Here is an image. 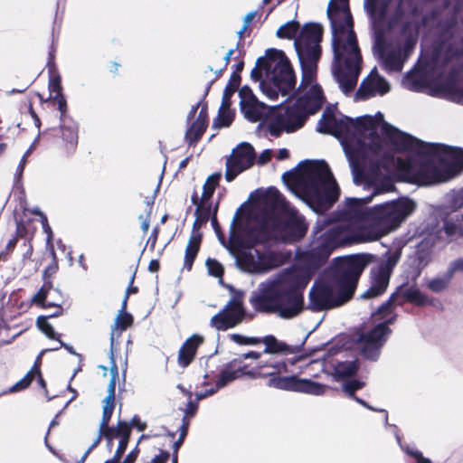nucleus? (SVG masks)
I'll return each instance as SVG.
<instances>
[{
	"mask_svg": "<svg viewBox=\"0 0 463 463\" xmlns=\"http://www.w3.org/2000/svg\"><path fill=\"white\" fill-rule=\"evenodd\" d=\"M416 38L410 35L402 44L389 50L383 55L384 68L389 73L402 71L404 62L416 45Z\"/></svg>",
	"mask_w": 463,
	"mask_h": 463,
	"instance_id": "nucleus-17",
	"label": "nucleus"
},
{
	"mask_svg": "<svg viewBox=\"0 0 463 463\" xmlns=\"http://www.w3.org/2000/svg\"><path fill=\"white\" fill-rule=\"evenodd\" d=\"M221 176V173H213L208 176L205 183L213 186V189L215 190V187L218 185Z\"/></svg>",
	"mask_w": 463,
	"mask_h": 463,
	"instance_id": "nucleus-62",
	"label": "nucleus"
},
{
	"mask_svg": "<svg viewBox=\"0 0 463 463\" xmlns=\"http://www.w3.org/2000/svg\"><path fill=\"white\" fill-rule=\"evenodd\" d=\"M36 373H39V366L37 364H34L31 368V370L28 371L27 373L21 380H19L16 383L11 386L8 389V391L1 392L0 396L8 392H16L26 389L35 377Z\"/></svg>",
	"mask_w": 463,
	"mask_h": 463,
	"instance_id": "nucleus-35",
	"label": "nucleus"
},
{
	"mask_svg": "<svg viewBox=\"0 0 463 463\" xmlns=\"http://www.w3.org/2000/svg\"><path fill=\"white\" fill-rule=\"evenodd\" d=\"M243 367L234 368L232 364L230 363L225 365L220 372L219 378L216 381L217 388H223L231 382L236 380L241 375L245 374Z\"/></svg>",
	"mask_w": 463,
	"mask_h": 463,
	"instance_id": "nucleus-28",
	"label": "nucleus"
},
{
	"mask_svg": "<svg viewBox=\"0 0 463 463\" xmlns=\"http://www.w3.org/2000/svg\"><path fill=\"white\" fill-rule=\"evenodd\" d=\"M241 209L242 206L239 207L233 215L228 241L217 221V206L211 219L219 242L230 254L234 253V248L244 243H266L270 241L292 243L302 239L307 231L303 216L277 190L248 211L243 218L241 217Z\"/></svg>",
	"mask_w": 463,
	"mask_h": 463,
	"instance_id": "nucleus-3",
	"label": "nucleus"
},
{
	"mask_svg": "<svg viewBox=\"0 0 463 463\" xmlns=\"http://www.w3.org/2000/svg\"><path fill=\"white\" fill-rule=\"evenodd\" d=\"M395 317L388 318L379 323L366 333L360 334L357 339V345L361 354L368 360L377 361L381 354V349L384 345L391 329L388 325L393 323Z\"/></svg>",
	"mask_w": 463,
	"mask_h": 463,
	"instance_id": "nucleus-13",
	"label": "nucleus"
},
{
	"mask_svg": "<svg viewBox=\"0 0 463 463\" xmlns=\"http://www.w3.org/2000/svg\"><path fill=\"white\" fill-rule=\"evenodd\" d=\"M52 99L54 103L57 105L58 110L60 111V120L70 118L69 117L66 116L67 102L62 93L55 94L52 97Z\"/></svg>",
	"mask_w": 463,
	"mask_h": 463,
	"instance_id": "nucleus-47",
	"label": "nucleus"
},
{
	"mask_svg": "<svg viewBox=\"0 0 463 463\" xmlns=\"http://www.w3.org/2000/svg\"><path fill=\"white\" fill-rule=\"evenodd\" d=\"M192 201L194 204L197 205L194 214L199 215V219H201L202 222H207L211 214V204L206 205L207 203H203V201L198 203V197L196 194H194L192 196Z\"/></svg>",
	"mask_w": 463,
	"mask_h": 463,
	"instance_id": "nucleus-39",
	"label": "nucleus"
},
{
	"mask_svg": "<svg viewBox=\"0 0 463 463\" xmlns=\"http://www.w3.org/2000/svg\"><path fill=\"white\" fill-rule=\"evenodd\" d=\"M260 342L265 345L264 353L266 354H297L301 350L305 341H302L299 345H289L284 342L279 341L275 336L269 335L263 337Z\"/></svg>",
	"mask_w": 463,
	"mask_h": 463,
	"instance_id": "nucleus-23",
	"label": "nucleus"
},
{
	"mask_svg": "<svg viewBox=\"0 0 463 463\" xmlns=\"http://www.w3.org/2000/svg\"><path fill=\"white\" fill-rule=\"evenodd\" d=\"M133 323V317L127 312H118L114 324L111 326V336H110V351H113L114 336L118 333V336L122 331H125Z\"/></svg>",
	"mask_w": 463,
	"mask_h": 463,
	"instance_id": "nucleus-29",
	"label": "nucleus"
},
{
	"mask_svg": "<svg viewBox=\"0 0 463 463\" xmlns=\"http://www.w3.org/2000/svg\"><path fill=\"white\" fill-rule=\"evenodd\" d=\"M203 338L200 335H193L187 338L178 351V364L182 367L188 366L193 361L198 346Z\"/></svg>",
	"mask_w": 463,
	"mask_h": 463,
	"instance_id": "nucleus-20",
	"label": "nucleus"
},
{
	"mask_svg": "<svg viewBox=\"0 0 463 463\" xmlns=\"http://www.w3.org/2000/svg\"><path fill=\"white\" fill-rule=\"evenodd\" d=\"M431 259V250L424 249L417 250L413 259V264L416 268V272L415 275L413 276L414 279L418 278L421 271L430 263Z\"/></svg>",
	"mask_w": 463,
	"mask_h": 463,
	"instance_id": "nucleus-34",
	"label": "nucleus"
},
{
	"mask_svg": "<svg viewBox=\"0 0 463 463\" xmlns=\"http://www.w3.org/2000/svg\"><path fill=\"white\" fill-rule=\"evenodd\" d=\"M230 339L240 345H256L260 343V339L258 337L245 336L240 334H231Z\"/></svg>",
	"mask_w": 463,
	"mask_h": 463,
	"instance_id": "nucleus-42",
	"label": "nucleus"
},
{
	"mask_svg": "<svg viewBox=\"0 0 463 463\" xmlns=\"http://www.w3.org/2000/svg\"><path fill=\"white\" fill-rule=\"evenodd\" d=\"M259 367L267 369L263 375L269 376L268 385L279 390L297 392L299 378L296 375L279 376V374L287 372V364L282 361L270 358L267 362L260 361Z\"/></svg>",
	"mask_w": 463,
	"mask_h": 463,
	"instance_id": "nucleus-15",
	"label": "nucleus"
},
{
	"mask_svg": "<svg viewBox=\"0 0 463 463\" xmlns=\"http://www.w3.org/2000/svg\"><path fill=\"white\" fill-rule=\"evenodd\" d=\"M446 272L451 279H453L457 272L463 273V258H458L451 261L449 264Z\"/></svg>",
	"mask_w": 463,
	"mask_h": 463,
	"instance_id": "nucleus-49",
	"label": "nucleus"
},
{
	"mask_svg": "<svg viewBox=\"0 0 463 463\" xmlns=\"http://www.w3.org/2000/svg\"><path fill=\"white\" fill-rule=\"evenodd\" d=\"M397 293H392L389 298L378 307L379 313L388 312L393 306V303L397 299Z\"/></svg>",
	"mask_w": 463,
	"mask_h": 463,
	"instance_id": "nucleus-52",
	"label": "nucleus"
},
{
	"mask_svg": "<svg viewBox=\"0 0 463 463\" xmlns=\"http://www.w3.org/2000/svg\"><path fill=\"white\" fill-rule=\"evenodd\" d=\"M218 390H220V388H217V384L215 383V386L211 388V389H207L205 391L196 392L195 393V400L198 402L200 400H203V399H205V398H207L209 396H212Z\"/></svg>",
	"mask_w": 463,
	"mask_h": 463,
	"instance_id": "nucleus-56",
	"label": "nucleus"
},
{
	"mask_svg": "<svg viewBox=\"0 0 463 463\" xmlns=\"http://www.w3.org/2000/svg\"><path fill=\"white\" fill-rule=\"evenodd\" d=\"M282 131H285L284 127L279 122V117H278L275 122H272L269 126V132L270 136L278 137Z\"/></svg>",
	"mask_w": 463,
	"mask_h": 463,
	"instance_id": "nucleus-51",
	"label": "nucleus"
},
{
	"mask_svg": "<svg viewBox=\"0 0 463 463\" xmlns=\"http://www.w3.org/2000/svg\"><path fill=\"white\" fill-rule=\"evenodd\" d=\"M213 193H214V189H213V186L204 183L203 186L201 201H203V203H208V201L213 196Z\"/></svg>",
	"mask_w": 463,
	"mask_h": 463,
	"instance_id": "nucleus-53",
	"label": "nucleus"
},
{
	"mask_svg": "<svg viewBox=\"0 0 463 463\" xmlns=\"http://www.w3.org/2000/svg\"><path fill=\"white\" fill-rule=\"evenodd\" d=\"M189 425H190V420H188V418H186V416H184L182 418V424L178 429L179 435L181 436V439L186 437V435L188 433Z\"/></svg>",
	"mask_w": 463,
	"mask_h": 463,
	"instance_id": "nucleus-59",
	"label": "nucleus"
},
{
	"mask_svg": "<svg viewBox=\"0 0 463 463\" xmlns=\"http://www.w3.org/2000/svg\"><path fill=\"white\" fill-rule=\"evenodd\" d=\"M50 87L52 88V90L55 92V94H61V79L59 76L53 78L51 80Z\"/></svg>",
	"mask_w": 463,
	"mask_h": 463,
	"instance_id": "nucleus-63",
	"label": "nucleus"
},
{
	"mask_svg": "<svg viewBox=\"0 0 463 463\" xmlns=\"http://www.w3.org/2000/svg\"><path fill=\"white\" fill-rule=\"evenodd\" d=\"M402 250H388L370 270V287L362 294L363 298H373L383 294L392 273L400 261Z\"/></svg>",
	"mask_w": 463,
	"mask_h": 463,
	"instance_id": "nucleus-12",
	"label": "nucleus"
},
{
	"mask_svg": "<svg viewBox=\"0 0 463 463\" xmlns=\"http://www.w3.org/2000/svg\"><path fill=\"white\" fill-rule=\"evenodd\" d=\"M197 409H198V404H197V401L195 402H193V401H189L186 404V408L184 410V416H186V418L189 416V417H194L197 411Z\"/></svg>",
	"mask_w": 463,
	"mask_h": 463,
	"instance_id": "nucleus-57",
	"label": "nucleus"
},
{
	"mask_svg": "<svg viewBox=\"0 0 463 463\" xmlns=\"http://www.w3.org/2000/svg\"><path fill=\"white\" fill-rule=\"evenodd\" d=\"M282 180L317 213L330 209L340 195L339 185L324 160L302 161L285 172Z\"/></svg>",
	"mask_w": 463,
	"mask_h": 463,
	"instance_id": "nucleus-7",
	"label": "nucleus"
},
{
	"mask_svg": "<svg viewBox=\"0 0 463 463\" xmlns=\"http://www.w3.org/2000/svg\"><path fill=\"white\" fill-rule=\"evenodd\" d=\"M388 5L389 0H364V8L373 23L384 19Z\"/></svg>",
	"mask_w": 463,
	"mask_h": 463,
	"instance_id": "nucleus-25",
	"label": "nucleus"
},
{
	"mask_svg": "<svg viewBox=\"0 0 463 463\" xmlns=\"http://www.w3.org/2000/svg\"><path fill=\"white\" fill-rule=\"evenodd\" d=\"M364 386V383L358 380H350L343 384V391L349 396H354V392Z\"/></svg>",
	"mask_w": 463,
	"mask_h": 463,
	"instance_id": "nucleus-48",
	"label": "nucleus"
},
{
	"mask_svg": "<svg viewBox=\"0 0 463 463\" xmlns=\"http://www.w3.org/2000/svg\"><path fill=\"white\" fill-rule=\"evenodd\" d=\"M110 357V374L111 378L109 380V385H112L116 387V379L118 378V369L114 360L113 351L109 352Z\"/></svg>",
	"mask_w": 463,
	"mask_h": 463,
	"instance_id": "nucleus-50",
	"label": "nucleus"
},
{
	"mask_svg": "<svg viewBox=\"0 0 463 463\" xmlns=\"http://www.w3.org/2000/svg\"><path fill=\"white\" fill-rule=\"evenodd\" d=\"M452 279L445 271L441 275H438L426 282V287L433 293H441L447 290L450 285Z\"/></svg>",
	"mask_w": 463,
	"mask_h": 463,
	"instance_id": "nucleus-33",
	"label": "nucleus"
},
{
	"mask_svg": "<svg viewBox=\"0 0 463 463\" xmlns=\"http://www.w3.org/2000/svg\"><path fill=\"white\" fill-rule=\"evenodd\" d=\"M236 90H232L230 89V86H226L224 90H223L221 106L230 107V105H231V98H232V96L233 95V93Z\"/></svg>",
	"mask_w": 463,
	"mask_h": 463,
	"instance_id": "nucleus-55",
	"label": "nucleus"
},
{
	"mask_svg": "<svg viewBox=\"0 0 463 463\" xmlns=\"http://www.w3.org/2000/svg\"><path fill=\"white\" fill-rule=\"evenodd\" d=\"M299 31V24L295 20L280 25L276 35L280 39H294V48L301 68L300 87L311 83L317 78V63L321 56L320 42L323 30L315 23L306 24Z\"/></svg>",
	"mask_w": 463,
	"mask_h": 463,
	"instance_id": "nucleus-9",
	"label": "nucleus"
},
{
	"mask_svg": "<svg viewBox=\"0 0 463 463\" xmlns=\"http://www.w3.org/2000/svg\"><path fill=\"white\" fill-rule=\"evenodd\" d=\"M48 317L40 316L37 318V326L40 330L50 339H57V334L52 326L47 321Z\"/></svg>",
	"mask_w": 463,
	"mask_h": 463,
	"instance_id": "nucleus-41",
	"label": "nucleus"
},
{
	"mask_svg": "<svg viewBox=\"0 0 463 463\" xmlns=\"http://www.w3.org/2000/svg\"><path fill=\"white\" fill-rule=\"evenodd\" d=\"M271 156H272L271 149L263 150L257 159L258 165H265L266 163H268L270 160Z\"/></svg>",
	"mask_w": 463,
	"mask_h": 463,
	"instance_id": "nucleus-58",
	"label": "nucleus"
},
{
	"mask_svg": "<svg viewBox=\"0 0 463 463\" xmlns=\"http://www.w3.org/2000/svg\"><path fill=\"white\" fill-rule=\"evenodd\" d=\"M256 244L244 243L239 248H234V253L231 255L241 270L251 274H262L284 264L285 258L282 253L261 252L253 249Z\"/></svg>",
	"mask_w": 463,
	"mask_h": 463,
	"instance_id": "nucleus-11",
	"label": "nucleus"
},
{
	"mask_svg": "<svg viewBox=\"0 0 463 463\" xmlns=\"http://www.w3.org/2000/svg\"><path fill=\"white\" fill-rule=\"evenodd\" d=\"M127 430V434L130 435L129 423L125 420H118L117 426H108L104 430V438H110L114 439L116 438L122 439L124 437V431Z\"/></svg>",
	"mask_w": 463,
	"mask_h": 463,
	"instance_id": "nucleus-37",
	"label": "nucleus"
},
{
	"mask_svg": "<svg viewBox=\"0 0 463 463\" xmlns=\"http://www.w3.org/2000/svg\"><path fill=\"white\" fill-rule=\"evenodd\" d=\"M130 439V435L127 434V430L124 431V437L119 439L118 448L116 449V452L112 458L108 459L105 461V463H118L121 456L124 454V452L127 449L128 441Z\"/></svg>",
	"mask_w": 463,
	"mask_h": 463,
	"instance_id": "nucleus-40",
	"label": "nucleus"
},
{
	"mask_svg": "<svg viewBox=\"0 0 463 463\" xmlns=\"http://www.w3.org/2000/svg\"><path fill=\"white\" fill-rule=\"evenodd\" d=\"M130 428L135 427L138 431H143L146 428V422L140 420V418L137 415H135L130 421Z\"/></svg>",
	"mask_w": 463,
	"mask_h": 463,
	"instance_id": "nucleus-60",
	"label": "nucleus"
},
{
	"mask_svg": "<svg viewBox=\"0 0 463 463\" xmlns=\"http://www.w3.org/2000/svg\"><path fill=\"white\" fill-rule=\"evenodd\" d=\"M397 297H403L407 301L422 306L428 302L426 295L420 292L416 287H401L396 291Z\"/></svg>",
	"mask_w": 463,
	"mask_h": 463,
	"instance_id": "nucleus-30",
	"label": "nucleus"
},
{
	"mask_svg": "<svg viewBox=\"0 0 463 463\" xmlns=\"http://www.w3.org/2000/svg\"><path fill=\"white\" fill-rule=\"evenodd\" d=\"M374 258L365 253L335 258L329 279L311 287L307 308L315 312L330 309L351 298L361 274Z\"/></svg>",
	"mask_w": 463,
	"mask_h": 463,
	"instance_id": "nucleus-6",
	"label": "nucleus"
},
{
	"mask_svg": "<svg viewBox=\"0 0 463 463\" xmlns=\"http://www.w3.org/2000/svg\"><path fill=\"white\" fill-rule=\"evenodd\" d=\"M202 235L193 233L185 248L184 268L190 270L200 249Z\"/></svg>",
	"mask_w": 463,
	"mask_h": 463,
	"instance_id": "nucleus-27",
	"label": "nucleus"
},
{
	"mask_svg": "<svg viewBox=\"0 0 463 463\" xmlns=\"http://www.w3.org/2000/svg\"><path fill=\"white\" fill-rule=\"evenodd\" d=\"M206 267L208 273L215 278H222L223 274V267L222 264L214 259H207Z\"/></svg>",
	"mask_w": 463,
	"mask_h": 463,
	"instance_id": "nucleus-44",
	"label": "nucleus"
},
{
	"mask_svg": "<svg viewBox=\"0 0 463 463\" xmlns=\"http://www.w3.org/2000/svg\"><path fill=\"white\" fill-rule=\"evenodd\" d=\"M52 288V281H44L43 286L33 297V301L36 304L43 305L47 298V294Z\"/></svg>",
	"mask_w": 463,
	"mask_h": 463,
	"instance_id": "nucleus-45",
	"label": "nucleus"
},
{
	"mask_svg": "<svg viewBox=\"0 0 463 463\" xmlns=\"http://www.w3.org/2000/svg\"><path fill=\"white\" fill-rule=\"evenodd\" d=\"M253 81H259L260 89L269 99L275 100L279 95L290 96L297 80L289 60L282 51L269 49L256 61L250 71Z\"/></svg>",
	"mask_w": 463,
	"mask_h": 463,
	"instance_id": "nucleus-8",
	"label": "nucleus"
},
{
	"mask_svg": "<svg viewBox=\"0 0 463 463\" xmlns=\"http://www.w3.org/2000/svg\"><path fill=\"white\" fill-rule=\"evenodd\" d=\"M200 107V103L193 105L187 115V129L185 131L184 139L189 146L195 144L205 132L208 126L207 106L201 108L195 120L191 122Z\"/></svg>",
	"mask_w": 463,
	"mask_h": 463,
	"instance_id": "nucleus-18",
	"label": "nucleus"
},
{
	"mask_svg": "<svg viewBox=\"0 0 463 463\" xmlns=\"http://www.w3.org/2000/svg\"><path fill=\"white\" fill-rule=\"evenodd\" d=\"M363 151H354L345 146V154L351 168L354 184H364L373 189L371 195L363 198H346L344 204L330 216L319 217L313 227V238L305 250L298 252V260L303 269L295 267L284 269L278 274L260 282L250 293L249 302L253 309L262 314H276L282 319H293L305 308L304 289L310 276L328 260L317 261V254L312 251L315 241L337 225L345 227H364L361 222L370 223L371 207L367 206L373 197L391 192L393 182L391 173L395 167V158L386 155L379 160L359 162L357 156Z\"/></svg>",
	"mask_w": 463,
	"mask_h": 463,
	"instance_id": "nucleus-1",
	"label": "nucleus"
},
{
	"mask_svg": "<svg viewBox=\"0 0 463 463\" xmlns=\"http://www.w3.org/2000/svg\"><path fill=\"white\" fill-rule=\"evenodd\" d=\"M383 412L385 414L384 415V424L391 429L392 432L395 436L398 445L402 449V451H404L407 455H409L412 458H414L416 463H431L430 459H429L428 458H425L422 455V453L420 450H418L417 449H415L414 447H411L409 445L403 446L402 444V439L399 434L398 427L396 425H390L388 423V413L385 410Z\"/></svg>",
	"mask_w": 463,
	"mask_h": 463,
	"instance_id": "nucleus-26",
	"label": "nucleus"
},
{
	"mask_svg": "<svg viewBox=\"0 0 463 463\" xmlns=\"http://www.w3.org/2000/svg\"><path fill=\"white\" fill-rule=\"evenodd\" d=\"M256 156L253 146L246 142L239 144L226 161L225 179L232 181L239 174L250 168Z\"/></svg>",
	"mask_w": 463,
	"mask_h": 463,
	"instance_id": "nucleus-16",
	"label": "nucleus"
},
{
	"mask_svg": "<svg viewBox=\"0 0 463 463\" xmlns=\"http://www.w3.org/2000/svg\"><path fill=\"white\" fill-rule=\"evenodd\" d=\"M332 32L334 60L332 74L340 90L356 100L384 96L391 90L389 81L374 67L354 92L362 71L363 57L354 31L348 0H330L326 10Z\"/></svg>",
	"mask_w": 463,
	"mask_h": 463,
	"instance_id": "nucleus-4",
	"label": "nucleus"
},
{
	"mask_svg": "<svg viewBox=\"0 0 463 463\" xmlns=\"http://www.w3.org/2000/svg\"><path fill=\"white\" fill-rule=\"evenodd\" d=\"M326 389V386L322 383L314 382L309 379L299 378L297 392L320 396L325 393Z\"/></svg>",
	"mask_w": 463,
	"mask_h": 463,
	"instance_id": "nucleus-32",
	"label": "nucleus"
},
{
	"mask_svg": "<svg viewBox=\"0 0 463 463\" xmlns=\"http://www.w3.org/2000/svg\"><path fill=\"white\" fill-rule=\"evenodd\" d=\"M234 118V113L231 110L230 107L220 106L218 115L213 122L214 128L229 127Z\"/></svg>",
	"mask_w": 463,
	"mask_h": 463,
	"instance_id": "nucleus-36",
	"label": "nucleus"
},
{
	"mask_svg": "<svg viewBox=\"0 0 463 463\" xmlns=\"http://www.w3.org/2000/svg\"><path fill=\"white\" fill-rule=\"evenodd\" d=\"M443 230L449 237H463V213L446 211L443 218Z\"/></svg>",
	"mask_w": 463,
	"mask_h": 463,
	"instance_id": "nucleus-22",
	"label": "nucleus"
},
{
	"mask_svg": "<svg viewBox=\"0 0 463 463\" xmlns=\"http://www.w3.org/2000/svg\"><path fill=\"white\" fill-rule=\"evenodd\" d=\"M61 137L69 151H74L78 144L79 125L72 118L60 120Z\"/></svg>",
	"mask_w": 463,
	"mask_h": 463,
	"instance_id": "nucleus-21",
	"label": "nucleus"
},
{
	"mask_svg": "<svg viewBox=\"0 0 463 463\" xmlns=\"http://www.w3.org/2000/svg\"><path fill=\"white\" fill-rule=\"evenodd\" d=\"M463 206V188L454 192L451 195L449 205L446 207V210L457 211V209Z\"/></svg>",
	"mask_w": 463,
	"mask_h": 463,
	"instance_id": "nucleus-46",
	"label": "nucleus"
},
{
	"mask_svg": "<svg viewBox=\"0 0 463 463\" xmlns=\"http://www.w3.org/2000/svg\"><path fill=\"white\" fill-rule=\"evenodd\" d=\"M114 411V403H109V402H103V412H102V418L99 422V429L100 430H105V428H108L109 422L110 420V418L112 416Z\"/></svg>",
	"mask_w": 463,
	"mask_h": 463,
	"instance_id": "nucleus-43",
	"label": "nucleus"
},
{
	"mask_svg": "<svg viewBox=\"0 0 463 463\" xmlns=\"http://www.w3.org/2000/svg\"><path fill=\"white\" fill-rule=\"evenodd\" d=\"M333 368V375L335 379H345L354 375L359 368L356 359L350 361H342L336 358L329 362Z\"/></svg>",
	"mask_w": 463,
	"mask_h": 463,
	"instance_id": "nucleus-24",
	"label": "nucleus"
},
{
	"mask_svg": "<svg viewBox=\"0 0 463 463\" xmlns=\"http://www.w3.org/2000/svg\"><path fill=\"white\" fill-rule=\"evenodd\" d=\"M414 209L413 201L401 198L371 207L368 227L335 226L313 243L317 263L329 258L337 248L378 241L397 229Z\"/></svg>",
	"mask_w": 463,
	"mask_h": 463,
	"instance_id": "nucleus-5",
	"label": "nucleus"
},
{
	"mask_svg": "<svg viewBox=\"0 0 463 463\" xmlns=\"http://www.w3.org/2000/svg\"><path fill=\"white\" fill-rule=\"evenodd\" d=\"M169 458L167 451H162L159 455L155 456L149 463H165Z\"/></svg>",
	"mask_w": 463,
	"mask_h": 463,
	"instance_id": "nucleus-64",
	"label": "nucleus"
},
{
	"mask_svg": "<svg viewBox=\"0 0 463 463\" xmlns=\"http://www.w3.org/2000/svg\"><path fill=\"white\" fill-rule=\"evenodd\" d=\"M426 80L421 73L408 71L402 78V85L405 89L420 92L426 87Z\"/></svg>",
	"mask_w": 463,
	"mask_h": 463,
	"instance_id": "nucleus-31",
	"label": "nucleus"
},
{
	"mask_svg": "<svg viewBox=\"0 0 463 463\" xmlns=\"http://www.w3.org/2000/svg\"><path fill=\"white\" fill-rule=\"evenodd\" d=\"M58 269L57 261H52L43 272V279L44 281H49L48 279L54 274Z\"/></svg>",
	"mask_w": 463,
	"mask_h": 463,
	"instance_id": "nucleus-54",
	"label": "nucleus"
},
{
	"mask_svg": "<svg viewBox=\"0 0 463 463\" xmlns=\"http://www.w3.org/2000/svg\"><path fill=\"white\" fill-rule=\"evenodd\" d=\"M38 138H39V136L34 139V141L33 142L31 146L25 151V153L22 156V158L17 165L16 171L14 173V187H16V188H20V186H21V180H22L24 170V167H25V165L27 162V157L32 153V150H33V146H35L36 142L38 141Z\"/></svg>",
	"mask_w": 463,
	"mask_h": 463,
	"instance_id": "nucleus-38",
	"label": "nucleus"
},
{
	"mask_svg": "<svg viewBox=\"0 0 463 463\" xmlns=\"http://www.w3.org/2000/svg\"><path fill=\"white\" fill-rule=\"evenodd\" d=\"M241 82V75L231 74L229 81L226 86H230L232 90H237Z\"/></svg>",
	"mask_w": 463,
	"mask_h": 463,
	"instance_id": "nucleus-61",
	"label": "nucleus"
},
{
	"mask_svg": "<svg viewBox=\"0 0 463 463\" xmlns=\"http://www.w3.org/2000/svg\"><path fill=\"white\" fill-rule=\"evenodd\" d=\"M298 90L302 94L279 116L288 133L302 128L308 116L317 113L325 102L322 88L315 83V80L303 88L299 85Z\"/></svg>",
	"mask_w": 463,
	"mask_h": 463,
	"instance_id": "nucleus-10",
	"label": "nucleus"
},
{
	"mask_svg": "<svg viewBox=\"0 0 463 463\" xmlns=\"http://www.w3.org/2000/svg\"><path fill=\"white\" fill-rule=\"evenodd\" d=\"M380 123H382L383 134L397 151H409L420 157V165L417 168H414L411 163L408 165L415 182L425 185L443 183L463 172L462 148L443 144L424 143L384 121L381 112H377L374 117L364 115L354 119L343 115L337 116L326 109L317 129L321 133L343 137L344 149L346 145L354 151H363V154L357 156L359 162L366 160V164H370L371 160L378 159L381 164L386 155L392 156L396 162L392 153L383 152L380 147H372L362 140L367 132L372 135Z\"/></svg>",
	"mask_w": 463,
	"mask_h": 463,
	"instance_id": "nucleus-2",
	"label": "nucleus"
},
{
	"mask_svg": "<svg viewBox=\"0 0 463 463\" xmlns=\"http://www.w3.org/2000/svg\"><path fill=\"white\" fill-rule=\"evenodd\" d=\"M245 315L242 301L238 298H232L224 307L211 318L210 326L218 331H226L240 325Z\"/></svg>",
	"mask_w": 463,
	"mask_h": 463,
	"instance_id": "nucleus-14",
	"label": "nucleus"
},
{
	"mask_svg": "<svg viewBox=\"0 0 463 463\" xmlns=\"http://www.w3.org/2000/svg\"><path fill=\"white\" fill-rule=\"evenodd\" d=\"M241 111L244 117L251 121L257 122L261 118L265 105L259 101L251 89L245 85L239 90Z\"/></svg>",
	"mask_w": 463,
	"mask_h": 463,
	"instance_id": "nucleus-19",
	"label": "nucleus"
}]
</instances>
